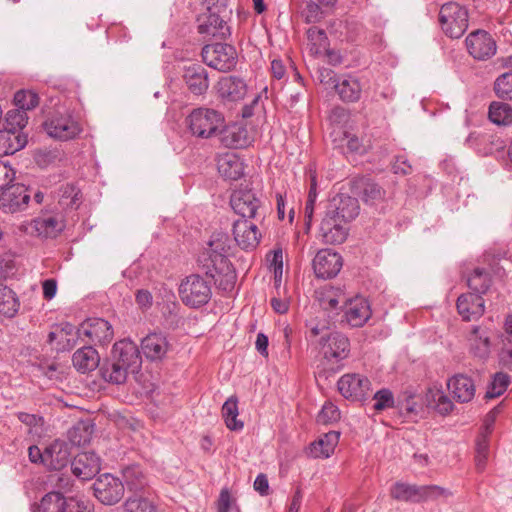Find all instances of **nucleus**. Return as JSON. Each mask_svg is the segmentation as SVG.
Returning <instances> with one entry per match:
<instances>
[{
	"label": "nucleus",
	"instance_id": "f257e3e1",
	"mask_svg": "<svg viewBox=\"0 0 512 512\" xmlns=\"http://www.w3.org/2000/svg\"><path fill=\"white\" fill-rule=\"evenodd\" d=\"M231 248L230 238L227 233L215 232L211 235L207 247L199 256V262L215 282L217 287L224 292H231L236 283V271L228 259Z\"/></svg>",
	"mask_w": 512,
	"mask_h": 512
},
{
	"label": "nucleus",
	"instance_id": "f03ea898",
	"mask_svg": "<svg viewBox=\"0 0 512 512\" xmlns=\"http://www.w3.org/2000/svg\"><path fill=\"white\" fill-rule=\"evenodd\" d=\"M224 116L219 111L199 107L193 109L185 118V125L192 136L208 139L217 134L224 126Z\"/></svg>",
	"mask_w": 512,
	"mask_h": 512
},
{
	"label": "nucleus",
	"instance_id": "7ed1b4c3",
	"mask_svg": "<svg viewBox=\"0 0 512 512\" xmlns=\"http://www.w3.org/2000/svg\"><path fill=\"white\" fill-rule=\"evenodd\" d=\"M312 336H320L319 351L328 362H340L350 353L349 339L340 332L327 330L325 325H312Z\"/></svg>",
	"mask_w": 512,
	"mask_h": 512
},
{
	"label": "nucleus",
	"instance_id": "20e7f679",
	"mask_svg": "<svg viewBox=\"0 0 512 512\" xmlns=\"http://www.w3.org/2000/svg\"><path fill=\"white\" fill-rule=\"evenodd\" d=\"M439 22L443 32L450 38H460L468 28V11L456 2L441 6Z\"/></svg>",
	"mask_w": 512,
	"mask_h": 512
},
{
	"label": "nucleus",
	"instance_id": "39448f33",
	"mask_svg": "<svg viewBox=\"0 0 512 512\" xmlns=\"http://www.w3.org/2000/svg\"><path fill=\"white\" fill-rule=\"evenodd\" d=\"M178 291L182 302L192 308H199L207 304L212 296L209 282L195 274L183 279Z\"/></svg>",
	"mask_w": 512,
	"mask_h": 512
},
{
	"label": "nucleus",
	"instance_id": "423d86ee",
	"mask_svg": "<svg viewBox=\"0 0 512 512\" xmlns=\"http://www.w3.org/2000/svg\"><path fill=\"white\" fill-rule=\"evenodd\" d=\"M201 54L206 65L221 72L230 71L237 64L236 49L227 43L207 44Z\"/></svg>",
	"mask_w": 512,
	"mask_h": 512
},
{
	"label": "nucleus",
	"instance_id": "0eeeda50",
	"mask_svg": "<svg viewBox=\"0 0 512 512\" xmlns=\"http://www.w3.org/2000/svg\"><path fill=\"white\" fill-rule=\"evenodd\" d=\"M30 201L28 188L20 183H11L0 194V209L4 213H18L24 211Z\"/></svg>",
	"mask_w": 512,
	"mask_h": 512
},
{
	"label": "nucleus",
	"instance_id": "6e6552de",
	"mask_svg": "<svg viewBox=\"0 0 512 512\" xmlns=\"http://www.w3.org/2000/svg\"><path fill=\"white\" fill-rule=\"evenodd\" d=\"M468 53L476 60H488L497 51V44L492 35L485 30L471 32L465 40Z\"/></svg>",
	"mask_w": 512,
	"mask_h": 512
},
{
	"label": "nucleus",
	"instance_id": "1a4fd4ad",
	"mask_svg": "<svg viewBox=\"0 0 512 512\" xmlns=\"http://www.w3.org/2000/svg\"><path fill=\"white\" fill-rule=\"evenodd\" d=\"M95 497L105 505L119 502L124 495V484L109 473L100 475L93 484Z\"/></svg>",
	"mask_w": 512,
	"mask_h": 512
},
{
	"label": "nucleus",
	"instance_id": "9d476101",
	"mask_svg": "<svg viewBox=\"0 0 512 512\" xmlns=\"http://www.w3.org/2000/svg\"><path fill=\"white\" fill-rule=\"evenodd\" d=\"M78 337H87L90 342L105 345L112 341L114 333L111 324L102 318L86 320L77 330Z\"/></svg>",
	"mask_w": 512,
	"mask_h": 512
},
{
	"label": "nucleus",
	"instance_id": "9b49d317",
	"mask_svg": "<svg viewBox=\"0 0 512 512\" xmlns=\"http://www.w3.org/2000/svg\"><path fill=\"white\" fill-rule=\"evenodd\" d=\"M44 127L50 137L64 141L75 138L81 132L79 123L68 114L53 115Z\"/></svg>",
	"mask_w": 512,
	"mask_h": 512
},
{
	"label": "nucleus",
	"instance_id": "f8f14e48",
	"mask_svg": "<svg viewBox=\"0 0 512 512\" xmlns=\"http://www.w3.org/2000/svg\"><path fill=\"white\" fill-rule=\"evenodd\" d=\"M370 385L367 377L356 373L345 374L337 382L340 394L353 401L363 400L370 390Z\"/></svg>",
	"mask_w": 512,
	"mask_h": 512
},
{
	"label": "nucleus",
	"instance_id": "ddd939ff",
	"mask_svg": "<svg viewBox=\"0 0 512 512\" xmlns=\"http://www.w3.org/2000/svg\"><path fill=\"white\" fill-rule=\"evenodd\" d=\"M233 236L237 245L243 250L255 249L262 238L258 226L252 219H238L233 223Z\"/></svg>",
	"mask_w": 512,
	"mask_h": 512
},
{
	"label": "nucleus",
	"instance_id": "4468645a",
	"mask_svg": "<svg viewBox=\"0 0 512 512\" xmlns=\"http://www.w3.org/2000/svg\"><path fill=\"white\" fill-rule=\"evenodd\" d=\"M343 265L342 257L331 249H322L313 259L314 273L318 278L329 279L335 277Z\"/></svg>",
	"mask_w": 512,
	"mask_h": 512
},
{
	"label": "nucleus",
	"instance_id": "2eb2a0df",
	"mask_svg": "<svg viewBox=\"0 0 512 512\" xmlns=\"http://www.w3.org/2000/svg\"><path fill=\"white\" fill-rule=\"evenodd\" d=\"M260 200L251 189H237L230 198V205L240 219H253L260 208Z\"/></svg>",
	"mask_w": 512,
	"mask_h": 512
},
{
	"label": "nucleus",
	"instance_id": "dca6fc26",
	"mask_svg": "<svg viewBox=\"0 0 512 512\" xmlns=\"http://www.w3.org/2000/svg\"><path fill=\"white\" fill-rule=\"evenodd\" d=\"M346 225V222L326 210L319 229L322 241L326 244L343 243L348 235Z\"/></svg>",
	"mask_w": 512,
	"mask_h": 512
},
{
	"label": "nucleus",
	"instance_id": "f3484780",
	"mask_svg": "<svg viewBox=\"0 0 512 512\" xmlns=\"http://www.w3.org/2000/svg\"><path fill=\"white\" fill-rule=\"evenodd\" d=\"M112 358L119 361L121 365H124L134 373L141 366L140 351L136 343L131 340H121L114 344L112 350Z\"/></svg>",
	"mask_w": 512,
	"mask_h": 512
},
{
	"label": "nucleus",
	"instance_id": "a211bd4d",
	"mask_svg": "<svg viewBox=\"0 0 512 512\" xmlns=\"http://www.w3.org/2000/svg\"><path fill=\"white\" fill-rule=\"evenodd\" d=\"M368 301L361 296L345 301L344 320L351 327H362L371 317Z\"/></svg>",
	"mask_w": 512,
	"mask_h": 512
},
{
	"label": "nucleus",
	"instance_id": "6ab92c4d",
	"mask_svg": "<svg viewBox=\"0 0 512 512\" xmlns=\"http://www.w3.org/2000/svg\"><path fill=\"white\" fill-rule=\"evenodd\" d=\"M71 448L64 440L56 439L44 450V465L51 470H61L70 461Z\"/></svg>",
	"mask_w": 512,
	"mask_h": 512
},
{
	"label": "nucleus",
	"instance_id": "aec40b11",
	"mask_svg": "<svg viewBox=\"0 0 512 512\" xmlns=\"http://www.w3.org/2000/svg\"><path fill=\"white\" fill-rule=\"evenodd\" d=\"M71 469L76 477L82 480H89L99 473L101 459L94 452H82L72 461Z\"/></svg>",
	"mask_w": 512,
	"mask_h": 512
},
{
	"label": "nucleus",
	"instance_id": "412c9836",
	"mask_svg": "<svg viewBox=\"0 0 512 512\" xmlns=\"http://www.w3.org/2000/svg\"><path fill=\"white\" fill-rule=\"evenodd\" d=\"M326 210L348 223L358 216L359 204L354 197L338 194L329 201Z\"/></svg>",
	"mask_w": 512,
	"mask_h": 512
},
{
	"label": "nucleus",
	"instance_id": "4be33fe9",
	"mask_svg": "<svg viewBox=\"0 0 512 512\" xmlns=\"http://www.w3.org/2000/svg\"><path fill=\"white\" fill-rule=\"evenodd\" d=\"M447 387L453 399L458 403H468L472 401L476 392L473 379L464 374H457L450 377L447 381Z\"/></svg>",
	"mask_w": 512,
	"mask_h": 512
},
{
	"label": "nucleus",
	"instance_id": "5701e85b",
	"mask_svg": "<svg viewBox=\"0 0 512 512\" xmlns=\"http://www.w3.org/2000/svg\"><path fill=\"white\" fill-rule=\"evenodd\" d=\"M457 310L463 320L472 321L480 318L485 311L484 300L481 295L466 293L458 297Z\"/></svg>",
	"mask_w": 512,
	"mask_h": 512
},
{
	"label": "nucleus",
	"instance_id": "b1692460",
	"mask_svg": "<svg viewBox=\"0 0 512 512\" xmlns=\"http://www.w3.org/2000/svg\"><path fill=\"white\" fill-rule=\"evenodd\" d=\"M245 82L236 76H224L216 84L219 97L226 101L236 102L246 95Z\"/></svg>",
	"mask_w": 512,
	"mask_h": 512
},
{
	"label": "nucleus",
	"instance_id": "393cba45",
	"mask_svg": "<svg viewBox=\"0 0 512 512\" xmlns=\"http://www.w3.org/2000/svg\"><path fill=\"white\" fill-rule=\"evenodd\" d=\"M142 353L151 361L162 360L170 349L165 335L150 333L141 341Z\"/></svg>",
	"mask_w": 512,
	"mask_h": 512
},
{
	"label": "nucleus",
	"instance_id": "a878e982",
	"mask_svg": "<svg viewBox=\"0 0 512 512\" xmlns=\"http://www.w3.org/2000/svg\"><path fill=\"white\" fill-rule=\"evenodd\" d=\"M183 78L188 89L194 95H203L208 90V73L200 64L186 66Z\"/></svg>",
	"mask_w": 512,
	"mask_h": 512
},
{
	"label": "nucleus",
	"instance_id": "bb28decb",
	"mask_svg": "<svg viewBox=\"0 0 512 512\" xmlns=\"http://www.w3.org/2000/svg\"><path fill=\"white\" fill-rule=\"evenodd\" d=\"M198 32L200 34H207L213 37L224 38L229 34V27L220 16L212 12L210 9L207 13L202 14L198 18Z\"/></svg>",
	"mask_w": 512,
	"mask_h": 512
},
{
	"label": "nucleus",
	"instance_id": "cd10ccee",
	"mask_svg": "<svg viewBox=\"0 0 512 512\" xmlns=\"http://www.w3.org/2000/svg\"><path fill=\"white\" fill-rule=\"evenodd\" d=\"M220 142L223 146L232 149H240L250 144V137L245 127L233 124L220 130Z\"/></svg>",
	"mask_w": 512,
	"mask_h": 512
},
{
	"label": "nucleus",
	"instance_id": "c85d7f7f",
	"mask_svg": "<svg viewBox=\"0 0 512 512\" xmlns=\"http://www.w3.org/2000/svg\"><path fill=\"white\" fill-rule=\"evenodd\" d=\"M335 91L343 102L355 103L361 99L363 85L358 78L346 75L335 83Z\"/></svg>",
	"mask_w": 512,
	"mask_h": 512
},
{
	"label": "nucleus",
	"instance_id": "c756f323",
	"mask_svg": "<svg viewBox=\"0 0 512 512\" xmlns=\"http://www.w3.org/2000/svg\"><path fill=\"white\" fill-rule=\"evenodd\" d=\"M217 168L221 176L229 180H237L244 173L243 162L233 152H227L219 155Z\"/></svg>",
	"mask_w": 512,
	"mask_h": 512
},
{
	"label": "nucleus",
	"instance_id": "7c9ffc66",
	"mask_svg": "<svg viewBox=\"0 0 512 512\" xmlns=\"http://www.w3.org/2000/svg\"><path fill=\"white\" fill-rule=\"evenodd\" d=\"M470 352L480 359H487L491 352L489 332L481 327H474L468 337Z\"/></svg>",
	"mask_w": 512,
	"mask_h": 512
},
{
	"label": "nucleus",
	"instance_id": "2f4dec72",
	"mask_svg": "<svg viewBox=\"0 0 512 512\" xmlns=\"http://www.w3.org/2000/svg\"><path fill=\"white\" fill-rule=\"evenodd\" d=\"M33 228L38 236L45 238L56 237L65 227L64 221L59 215H46L33 220Z\"/></svg>",
	"mask_w": 512,
	"mask_h": 512
},
{
	"label": "nucleus",
	"instance_id": "473e14b6",
	"mask_svg": "<svg viewBox=\"0 0 512 512\" xmlns=\"http://www.w3.org/2000/svg\"><path fill=\"white\" fill-rule=\"evenodd\" d=\"M427 406L441 415H448L454 409L452 400L446 395L441 387L432 386L425 394Z\"/></svg>",
	"mask_w": 512,
	"mask_h": 512
},
{
	"label": "nucleus",
	"instance_id": "72a5a7b5",
	"mask_svg": "<svg viewBox=\"0 0 512 512\" xmlns=\"http://www.w3.org/2000/svg\"><path fill=\"white\" fill-rule=\"evenodd\" d=\"M72 362L79 372L86 373L98 367L100 357L93 347L84 346L73 354Z\"/></svg>",
	"mask_w": 512,
	"mask_h": 512
},
{
	"label": "nucleus",
	"instance_id": "f704fd0d",
	"mask_svg": "<svg viewBox=\"0 0 512 512\" xmlns=\"http://www.w3.org/2000/svg\"><path fill=\"white\" fill-rule=\"evenodd\" d=\"M340 434L332 431L324 434L317 441L313 442L309 447V455L313 458L330 457L338 444Z\"/></svg>",
	"mask_w": 512,
	"mask_h": 512
},
{
	"label": "nucleus",
	"instance_id": "c9c22d12",
	"mask_svg": "<svg viewBox=\"0 0 512 512\" xmlns=\"http://www.w3.org/2000/svg\"><path fill=\"white\" fill-rule=\"evenodd\" d=\"M423 491V486L396 482L390 489V495L398 501L420 503L423 502Z\"/></svg>",
	"mask_w": 512,
	"mask_h": 512
},
{
	"label": "nucleus",
	"instance_id": "e433bc0d",
	"mask_svg": "<svg viewBox=\"0 0 512 512\" xmlns=\"http://www.w3.org/2000/svg\"><path fill=\"white\" fill-rule=\"evenodd\" d=\"M221 413L225 425L229 430L240 431L243 429L244 423L238 419V398L236 396H230L224 402Z\"/></svg>",
	"mask_w": 512,
	"mask_h": 512
},
{
	"label": "nucleus",
	"instance_id": "4c0bfd02",
	"mask_svg": "<svg viewBox=\"0 0 512 512\" xmlns=\"http://www.w3.org/2000/svg\"><path fill=\"white\" fill-rule=\"evenodd\" d=\"M100 372L104 380L113 384H122L126 381L130 370L111 358L102 365Z\"/></svg>",
	"mask_w": 512,
	"mask_h": 512
},
{
	"label": "nucleus",
	"instance_id": "58836bf2",
	"mask_svg": "<svg viewBox=\"0 0 512 512\" xmlns=\"http://www.w3.org/2000/svg\"><path fill=\"white\" fill-rule=\"evenodd\" d=\"M489 120L498 126L512 124V106L506 102L493 101L488 109Z\"/></svg>",
	"mask_w": 512,
	"mask_h": 512
},
{
	"label": "nucleus",
	"instance_id": "ea45409f",
	"mask_svg": "<svg viewBox=\"0 0 512 512\" xmlns=\"http://www.w3.org/2000/svg\"><path fill=\"white\" fill-rule=\"evenodd\" d=\"M26 144V138L3 128L0 129V156L13 154L22 149Z\"/></svg>",
	"mask_w": 512,
	"mask_h": 512
},
{
	"label": "nucleus",
	"instance_id": "a19ab883",
	"mask_svg": "<svg viewBox=\"0 0 512 512\" xmlns=\"http://www.w3.org/2000/svg\"><path fill=\"white\" fill-rule=\"evenodd\" d=\"M93 430V424L80 421L67 431V437L71 445L84 446L90 442Z\"/></svg>",
	"mask_w": 512,
	"mask_h": 512
},
{
	"label": "nucleus",
	"instance_id": "79ce46f5",
	"mask_svg": "<svg viewBox=\"0 0 512 512\" xmlns=\"http://www.w3.org/2000/svg\"><path fill=\"white\" fill-rule=\"evenodd\" d=\"M68 503L64 495L60 492L52 491L45 494L39 504V512H66Z\"/></svg>",
	"mask_w": 512,
	"mask_h": 512
},
{
	"label": "nucleus",
	"instance_id": "37998d69",
	"mask_svg": "<svg viewBox=\"0 0 512 512\" xmlns=\"http://www.w3.org/2000/svg\"><path fill=\"white\" fill-rule=\"evenodd\" d=\"M307 38L311 53L321 55L328 52L329 40L326 32L318 27H310L307 31Z\"/></svg>",
	"mask_w": 512,
	"mask_h": 512
},
{
	"label": "nucleus",
	"instance_id": "c03bdc74",
	"mask_svg": "<svg viewBox=\"0 0 512 512\" xmlns=\"http://www.w3.org/2000/svg\"><path fill=\"white\" fill-rule=\"evenodd\" d=\"M19 309V302L15 293L0 283V314L13 317Z\"/></svg>",
	"mask_w": 512,
	"mask_h": 512
},
{
	"label": "nucleus",
	"instance_id": "a18cd8bd",
	"mask_svg": "<svg viewBox=\"0 0 512 512\" xmlns=\"http://www.w3.org/2000/svg\"><path fill=\"white\" fill-rule=\"evenodd\" d=\"M28 121L26 111L16 108L7 112L3 128L9 130L12 133L19 134Z\"/></svg>",
	"mask_w": 512,
	"mask_h": 512
},
{
	"label": "nucleus",
	"instance_id": "49530a36",
	"mask_svg": "<svg viewBox=\"0 0 512 512\" xmlns=\"http://www.w3.org/2000/svg\"><path fill=\"white\" fill-rule=\"evenodd\" d=\"M468 287L473 294H484L490 286L489 274L481 268H476L467 280Z\"/></svg>",
	"mask_w": 512,
	"mask_h": 512
},
{
	"label": "nucleus",
	"instance_id": "de8ad7c7",
	"mask_svg": "<svg viewBox=\"0 0 512 512\" xmlns=\"http://www.w3.org/2000/svg\"><path fill=\"white\" fill-rule=\"evenodd\" d=\"M494 92L499 99L512 101V71L504 72L495 79Z\"/></svg>",
	"mask_w": 512,
	"mask_h": 512
},
{
	"label": "nucleus",
	"instance_id": "09e8293b",
	"mask_svg": "<svg viewBox=\"0 0 512 512\" xmlns=\"http://www.w3.org/2000/svg\"><path fill=\"white\" fill-rule=\"evenodd\" d=\"M385 190L374 181H366L363 184L361 198L366 204L374 205L385 198Z\"/></svg>",
	"mask_w": 512,
	"mask_h": 512
},
{
	"label": "nucleus",
	"instance_id": "8fccbe9b",
	"mask_svg": "<svg viewBox=\"0 0 512 512\" xmlns=\"http://www.w3.org/2000/svg\"><path fill=\"white\" fill-rule=\"evenodd\" d=\"M510 384V377L502 372H498L494 375L492 382L490 383L486 392V398H496L502 395Z\"/></svg>",
	"mask_w": 512,
	"mask_h": 512
},
{
	"label": "nucleus",
	"instance_id": "3c124183",
	"mask_svg": "<svg viewBox=\"0 0 512 512\" xmlns=\"http://www.w3.org/2000/svg\"><path fill=\"white\" fill-rule=\"evenodd\" d=\"M14 103L24 111L32 110L39 104V97L31 90H20L14 95Z\"/></svg>",
	"mask_w": 512,
	"mask_h": 512
},
{
	"label": "nucleus",
	"instance_id": "603ef678",
	"mask_svg": "<svg viewBox=\"0 0 512 512\" xmlns=\"http://www.w3.org/2000/svg\"><path fill=\"white\" fill-rule=\"evenodd\" d=\"M125 512H156V507L146 498H129L124 505Z\"/></svg>",
	"mask_w": 512,
	"mask_h": 512
},
{
	"label": "nucleus",
	"instance_id": "864d4df0",
	"mask_svg": "<svg viewBox=\"0 0 512 512\" xmlns=\"http://www.w3.org/2000/svg\"><path fill=\"white\" fill-rule=\"evenodd\" d=\"M489 454V442L486 435H482L476 444V468L478 471H483L485 469L487 459Z\"/></svg>",
	"mask_w": 512,
	"mask_h": 512
},
{
	"label": "nucleus",
	"instance_id": "5fc2aeb1",
	"mask_svg": "<svg viewBox=\"0 0 512 512\" xmlns=\"http://www.w3.org/2000/svg\"><path fill=\"white\" fill-rule=\"evenodd\" d=\"M123 479L130 489H138L142 486V471L139 466L132 465L123 469Z\"/></svg>",
	"mask_w": 512,
	"mask_h": 512
},
{
	"label": "nucleus",
	"instance_id": "6e6d98bb",
	"mask_svg": "<svg viewBox=\"0 0 512 512\" xmlns=\"http://www.w3.org/2000/svg\"><path fill=\"white\" fill-rule=\"evenodd\" d=\"M340 419V411L332 402H326L318 414L319 423L328 424L336 422Z\"/></svg>",
	"mask_w": 512,
	"mask_h": 512
},
{
	"label": "nucleus",
	"instance_id": "4d7b16f0",
	"mask_svg": "<svg viewBox=\"0 0 512 512\" xmlns=\"http://www.w3.org/2000/svg\"><path fill=\"white\" fill-rule=\"evenodd\" d=\"M373 400V408L376 411H382L387 408L393 407L394 405L393 393L389 389H381L377 391L374 394Z\"/></svg>",
	"mask_w": 512,
	"mask_h": 512
},
{
	"label": "nucleus",
	"instance_id": "13d9d810",
	"mask_svg": "<svg viewBox=\"0 0 512 512\" xmlns=\"http://www.w3.org/2000/svg\"><path fill=\"white\" fill-rule=\"evenodd\" d=\"M48 342L50 344L56 342L55 349L58 351L71 350L76 345L75 338H67L66 342H64V333L58 332L57 329L48 334Z\"/></svg>",
	"mask_w": 512,
	"mask_h": 512
},
{
	"label": "nucleus",
	"instance_id": "bf43d9fd",
	"mask_svg": "<svg viewBox=\"0 0 512 512\" xmlns=\"http://www.w3.org/2000/svg\"><path fill=\"white\" fill-rule=\"evenodd\" d=\"M216 508L217 512H230L233 508H237L236 499L232 497L228 488L220 491Z\"/></svg>",
	"mask_w": 512,
	"mask_h": 512
},
{
	"label": "nucleus",
	"instance_id": "052dcab7",
	"mask_svg": "<svg viewBox=\"0 0 512 512\" xmlns=\"http://www.w3.org/2000/svg\"><path fill=\"white\" fill-rule=\"evenodd\" d=\"M423 502L434 500L440 497L447 498L451 492L437 485H423Z\"/></svg>",
	"mask_w": 512,
	"mask_h": 512
},
{
	"label": "nucleus",
	"instance_id": "680f3d73",
	"mask_svg": "<svg viewBox=\"0 0 512 512\" xmlns=\"http://www.w3.org/2000/svg\"><path fill=\"white\" fill-rule=\"evenodd\" d=\"M326 11L314 0H310L305 8L306 21L309 23H315L323 18Z\"/></svg>",
	"mask_w": 512,
	"mask_h": 512
},
{
	"label": "nucleus",
	"instance_id": "e2e57ef3",
	"mask_svg": "<svg viewBox=\"0 0 512 512\" xmlns=\"http://www.w3.org/2000/svg\"><path fill=\"white\" fill-rule=\"evenodd\" d=\"M501 367L512 370V344L510 340H503V346L498 354Z\"/></svg>",
	"mask_w": 512,
	"mask_h": 512
},
{
	"label": "nucleus",
	"instance_id": "0e129e2a",
	"mask_svg": "<svg viewBox=\"0 0 512 512\" xmlns=\"http://www.w3.org/2000/svg\"><path fill=\"white\" fill-rule=\"evenodd\" d=\"M345 295L340 289L331 288L327 290L326 296L323 299L325 308L336 309L341 301H344Z\"/></svg>",
	"mask_w": 512,
	"mask_h": 512
},
{
	"label": "nucleus",
	"instance_id": "69168bd1",
	"mask_svg": "<svg viewBox=\"0 0 512 512\" xmlns=\"http://www.w3.org/2000/svg\"><path fill=\"white\" fill-rule=\"evenodd\" d=\"M15 175V170L9 164L0 162V192L14 182Z\"/></svg>",
	"mask_w": 512,
	"mask_h": 512
},
{
	"label": "nucleus",
	"instance_id": "338daca9",
	"mask_svg": "<svg viewBox=\"0 0 512 512\" xmlns=\"http://www.w3.org/2000/svg\"><path fill=\"white\" fill-rule=\"evenodd\" d=\"M317 79L323 85L332 86L335 88V83L338 82L339 78L336 77V73L330 68H320L317 71Z\"/></svg>",
	"mask_w": 512,
	"mask_h": 512
},
{
	"label": "nucleus",
	"instance_id": "774afa93",
	"mask_svg": "<svg viewBox=\"0 0 512 512\" xmlns=\"http://www.w3.org/2000/svg\"><path fill=\"white\" fill-rule=\"evenodd\" d=\"M392 170L398 175H408L412 172V166L404 156H397L392 165Z\"/></svg>",
	"mask_w": 512,
	"mask_h": 512
}]
</instances>
